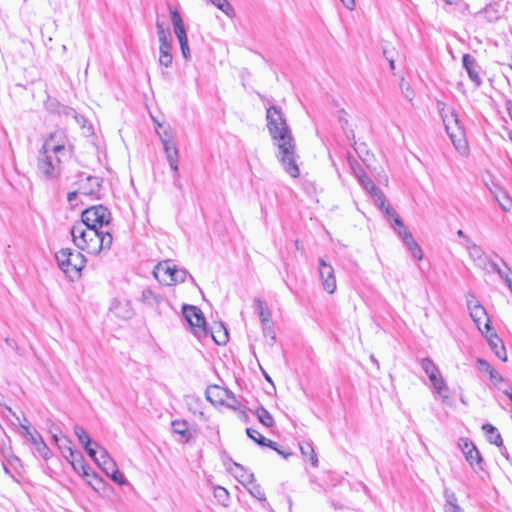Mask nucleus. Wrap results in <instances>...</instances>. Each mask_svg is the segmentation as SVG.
I'll return each mask as SVG.
<instances>
[{"label": "nucleus", "mask_w": 512, "mask_h": 512, "mask_svg": "<svg viewBox=\"0 0 512 512\" xmlns=\"http://www.w3.org/2000/svg\"><path fill=\"white\" fill-rule=\"evenodd\" d=\"M266 119L269 133L277 147V159L287 174L293 178L299 177L296 144L281 109L270 106L266 111Z\"/></svg>", "instance_id": "f257e3e1"}, {"label": "nucleus", "mask_w": 512, "mask_h": 512, "mask_svg": "<svg viewBox=\"0 0 512 512\" xmlns=\"http://www.w3.org/2000/svg\"><path fill=\"white\" fill-rule=\"evenodd\" d=\"M70 233L75 246L91 255L110 250L113 237L109 230L94 229L84 223L75 222Z\"/></svg>", "instance_id": "f03ea898"}, {"label": "nucleus", "mask_w": 512, "mask_h": 512, "mask_svg": "<svg viewBox=\"0 0 512 512\" xmlns=\"http://www.w3.org/2000/svg\"><path fill=\"white\" fill-rule=\"evenodd\" d=\"M66 157L41 148L37 156V173L45 180L58 178L61 174L62 161Z\"/></svg>", "instance_id": "7ed1b4c3"}, {"label": "nucleus", "mask_w": 512, "mask_h": 512, "mask_svg": "<svg viewBox=\"0 0 512 512\" xmlns=\"http://www.w3.org/2000/svg\"><path fill=\"white\" fill-rule=\"evenodd\" d=\"M443 123L455 149L462 155L467 156L469 152L465 132L460 125L457 114L451 110L442 115Z\"/></svg>", "instance_id": "20e7f679"}, {"label": "nucleus", "mask_w": 512, "mask_h": 512, "mask_svg": "<svg viewBox=\"0 0 512 512\" xmlns=\"http://www.w3.org/2000/svg\"><path fill=\"white\" fill-rule=\"evenodd\" d=\"M443 123L455 149L462 155L467 156L469 152L465 132L460 125L457 114L451 110L442 115Z\"/></svg>", "instance_id": "39448f33"}, {"label": "nucleus", "mask_w": 512, "mask_h": 512, "mask_svg": "<svg viewBox=\"0 0 512 512\" xmlns=\"http://www.w3.org/2000/svg\"><path fill=\"white\" fill-rule=\"evenodd\" d=\"M460 11L476 19H484L489 23H494L501 17L499 4L490 0L487 2L464 3Z\"/></svg>", "instance_id": "423d86ee"}, {"label": "nucleus", "mask_w": 512, "mask_h": 512, "mask_svg": "<svg viewBox=\"0 0 512 512\" xmlns=\"http://www.w3.org/2000/svg\"><path fill=\"white\" fill-rule=\"evenodd\" d=\"M154 277L163 285L172 286L186 280L188 272L169 260L159 262L153 270Z\"/></svg>", "instance_id": "0eeeda50"}, {"label": "nucleus", "mask_w": 512, "mask_h": 512, "mask_svg": "<svg viewBox=\"0 0 512 512\" xmlns=\"http://www.w3.org/2000/svg\"><path fill=\"white\" fill-rule=\"evenodd\" d=\"M110 221V211L103 205H97L85 209L81 214V220L78 222L94 229L108 230L107 227Z\"/></svg>", "instance_id": "6e6552de"}, {"label": "nucleus", "mask_w": 512, "mask_h": 512, "mask_svg": "<svg viewBox=\"0 0 512 512\" xmlns=\"http://www.w3.org/2000/svg\"><path fill=\"white\" fill-rule=\"evenodd\" d=\"M59 267L65 272H80L85 265V258L81 252H74L70 248L59 250L56 255Z\"/></svg>", "instance_id": "1a4fd4ad"}, {"label": "nucleus", "mask_w": 512, "mask_h": 512, "mask_svg": "<svg viewBox=\"0 0 512 512\" xmlns=\"http://www.w3.org/2000/svg\"><path fill=\"white\" fill-rule=\"evenodd\" d=\"M183 316L191 326L197 338L200 339L207 335L206 321L201 309L193 305H184Z\"/></svg>", "instance_id": "9d476101"}, {"label": "nucleus", "mask_w": 512, "mask_h": 512, "mask_svg": "<svg viewBox=\"0 0 512 512\" xmlns=\"http://www.w3.org/2000/svg\"><path fill=\"white\" fill-rule=\"evenodd\" d=\"M318 276L322 289L332 295L337 290V280L334 267L324 258L318 259Z\"/></svg>", "instance_id": "9b49d317"}, {"label": "nucleus", "mask_w": 512, "mask_h": 512, "mask_svg": "<svg viewBox=\"0 0 512 512\" xmlns=\"http://www.w3.org/2000/svg\"><path fill=\"white\" fill-rule=\"evenodd\" d=\"M458 446L465 456L466 461L475 472L484 470V460L479 450L468 438H461Z\"/></svg>", "instance_id": "f8f14e48"}, {"label": "nucleus", "mask_w": 512, "mask_h": 512, "mask_svg": "<svg viewBox=\"0 0 512 512\" xmlns=\"http://www.w3.org/2000/svg\"><path fill=\"white\" fill-rule=\"evenodd\" d=\"M67 138L63 131H55L51 133L42 145V148L49 152H54L60 155L69 156L70 151L67 148Z\"/></svg>", "instance_id": "ddd939ff"}, {"label": "nucleus", "mask_w": 512, "mask_h": 512, "mask_svg": "<svg viewBox=\"0 0 512 512\" xmlns=\"http://www.w3.org/2000/svg\"><path fill=\"white\" fill-rule=\"evenodd\" d=\"M467 306L469 309L470 317L477 325L478 329L483 332L481 325L484 323V328L489 331L490 325L487 318L485 308L475 299L474 296H470L467 299Z\"/></svg>", "instance_id": "4468645a"}, {"label": "nucleus", "mask_w": 512, "mask_h": 512, "mask_svg": "<svg viewBox=\"0 0 512 512\" xmlns=\"http://www.w3.org/2000/svg\"><path fill=\"white\" fill-rule=\"evenodd\" d=\"M161 143L163 145V149L166 154V158L169 163V166L172 169V171L174 172V178L178 179L179 178V168H178L177 146L167 133H165V136H161Z\"/></svg>", "instance_id": "2eb2a0df"}, {"label": "nucleus", "mask_w": 512, "mask_h": 512, "mask_svg": "<svg viewBox=\"0 0 512 512\" xmlns=\"http://www.w3.org/2000/svg\"><path fill=\"white\" fill-rule=\"evenodd\" d=\"M361 186L371 195V197L374 199L375 204L382 208L385 204V197L381 190L376 187L372 179L367 175H362L358 179Z\"/></svg>", "instance_id": "dca6fc26"}, {"label": "nucleus", "mask_w": 512, "mask_h": 512, "mask_svg": "<svg viewBox=\"0 0 512 512\" xmlns=\"http://www.w3.org/2000/svg\"><path fill=\"white\" fill-rule=\"evenodd\" d=\"M463 67L467 71L470 80L475 84L476 87L481 86L482 78L480 77V67L476 59L470 54H464L462 57Z\"/></svg>", "instance_id": "f3484780"}, {"label": "nucleus", "mask_w": 512, "mask_h": 512, "mask_svg": "<svg viewBox=\"0 0 512 512\" xmlns=\"http://www.w3.org/2000/svg\"><path fill=\"white\" fill-rule=\"evenodd\" d=\"M67 461L72 466L73 470L81 475L83 478L98 479L95 473H90V468L86 465L84 457L81 452H77L72 457L68 458Z\"/></svg>", "instance_id": "a211bd4d"}, {"label": "nucleus", "mask_w": 512, "mask_h": 512, "mask_svg": "<svg viewBox=\"0 0 512 512\" xmlns=\"http://www.w3.org/2000/svg\"><path fill=\"white\" fill-rule=\"evenodd\" d=\"M170 15H171V21L174 28V33L176 38L179 42H183L184 40H187V34L186 29L184 25V21L180 15V13L176 10L170 7Z\"/></svg>", "instance_id": "6ab92c4d"}, {"label": "nucleus", "mask_w": 512, "mask_h": 512, "mask_svg": "<svg viewBox=\"0 0 512 512\" xmlns=\"http://www.w3.org/2000/svg\"><path fill=\"white\" fill-rule=\"evenodd\" d=\"M488 344L494 354L502 361L507 360V352L504 347L503 341L496 335L491 334L487 337Z\"/></svg>", "instance_id": "aec40b11"}, {"label": "nucleus", "mask_w": 512, "mask_h": 512, "mask_svg": "<svg viewBox=\"0 0 512 512\" xmlns=\"http://www.w3.org/2000/svg\"><path fill=\"white\" fill-rule=\"evenodd\" d=\"M233 466L234 468L231 469V472L241 484H243L244 486H248V484H253L255 480L253 473L246 470L242 465L238 463H234Z\"/></svg>", "instance_id": "412c9836"}, {"label": "nucleus", "mask_w": 512, "mask_h": 512, "mask_svg": "<svg viewBox=\"0 0 512 512\" xmlns=\"http://www.w3.org/2000/svg\"><path fill=\"white\" fill-rule=\"evenodd\" d=\"M141 301L152 308H158L163 301V297L151 288H145L141 293Z\"/></svg>", "instance_id": "4be33fe9"}, {"label": "nucleus", "mask_w": 512, "mask_h": 512, "mask_svg": "<svg viewBox=\"0 0 512 512\" xmlns=\"http://www.w3.org/2000/svg\"><path fill=\"white\" fill-rule=\"evenodd\" d=\"M96 464L103 470V472L106 475L109 472H113V469L117 467L116 462L112 459V457L108 454V452L105 449L100 450Z\"/></svg>", "instance_id": "5701e85b"}, {"label": "nucleus", "mask_w": 512, "mask_h": 512, "mask_svg": "<svg viewBox=\"0 0 512 512\" xmlns=\"http://www.w3.org/2000/svg\"><path fill=\"white\" fill-rule=\"evenodd\" d=\"M246 433L247 436L254 442H256L258 445L263 447H269L273 450H277V444L274 441L265 438L259 431L253 428H247Z\"/></svg>", "instance_id": "b1692460"}, {"label": "nucleus", "mask_w": 512, "mask_h": 512, "mask_svg": "<svg viewBox=\"0 0 512 512\" xmlns=\"http://www.w3.org/2000/svg\"><path fill=\"white\" fill-rule=\"evenodd\" d=\"M254 308L260 318L261 324H267L269 322H272L271 311L269 310L266 303L262 299H254Z\"/></svg>", "instance_id": "393cba45"}, {"label": "nucleus", "mask_w": 512, "mask_h": 512, "mask_svg": "<svg viewBox=\"0 0 512 512\" xmlns=\"http://www.w3.org/2000/svg\"><path fill=\"white\" fill-rule=\"evenodd\" d=\"M482 430L485 432L486 438L491 444H494L498 447L503 446L502 437L496 427L489 423H486L482 426Z\"/></svg>", "instance_id": "a878e982"}, {"label": "nucleus", "mask_w": 512, "mask_h": 512, "mask_svg": "<svg viewBox=\"0 0 512 512\" xmlns=\"http://www.w3.org/2000/svg\"><path fill=\"white\" fill-rule=\"evenodd\" d=\"M444 498V512H463L462 508L458 505V500L454 492L449 489H445Z\"/></svg>", "instance_id": "bb28decb"}, {"label": "nucleus", "mask_w": 512, "mask_h": 512, "mask_svg": "<svg viewBox=\"0 0 512 512\" xmlns=\"http://www.w3.org/2000/svg\"><path fill=\"white\" fill-rule=\"evenodd\" d=\"M421 367L428 376L430 382L436 381L438 377L442 376L438 367L430 358H423L421 360Z\"/></svg>", "instance_id": "cd10ccee"}, {"label": "nucleus", "mask_w": 512, "mask_h": 512, "mask_svg": "<svg viewBox=\"0 0 512 512\" xmlns=\"http://www.w3.org/2000/svg\"><path fill=\"white\" fill-rule=\"evenodd\" d=\"M101 187L100 179L95 176H88L86 182L82 184L81 191L85 195H95Z\"/></svg>", "instance_id": "c85d7f7f"}, {"label": "nucleus", "mask_w": 512, "mask_h": 512, "mask_svg": "<svg viewBox=\"0 0 512 512\" xmlns=\"http://www.w3.org/2000/svg\"><path fill=\"white\" fill-rule=\"evenodd\" d=\"M434 393L443 401L446 402L449 399V388L444 378L438 377L436 381L431 382Z\"/></svg>", "instance_id": "c756f323"}, {"label": "nucleus", "mask_w": 512, "mask_h": 512, "mask_svg": "<svg viewBox=\"0 0 512 512\" xmlns=\"http://www.w3.org/2000/svg\"><path fill=\"white\" fill-rule=\"evenodd\" d=\"M299 448H300L301 454L310 460L311 465L313 467H318V458H317V455L315 453L312 443L308 442V441L300 442Z\"/></svg>", "instance_id": "7c9ffc66"}, {"label": "nucleus", "mask_w": 512, "mask_h": 512, "mask_svg": "<svg viewBox=\"0 0 512 512\" xmlns=\"http://www.w3.org/2000/svg\"><path fill=\"white\" fill-rule=\"evenodd\" d=\"M159 64L162 67L168 68L172 65V45H159Z\"/></svg>", "instance_id": "2f4dec72"}, {"label": "nucleus", "mask_w": 512, "mask_h": 512, "mask_svg": "<svg viewBox=\"0 0 512 512\" xmlns=\"http://www.w3.org/2000/svg\"><path fill=\"white\" fill-rule=\"evenodd\" d=\"M259 422L264 426L271 428L274 426L275 421L273 416L264 407H258L253 411Z\"/></svg>", "instance_id": "473e14b6"}, {"label": "nucleus", "mask_w": 512, "mask_h": 512, "mask_svg": "<svg viewBox=\"0 0 512 512\" xmlns=\"http://www.w3.org/2000/svg\"><path fill=\"white\" fill-rule=\"evenodd\" d=\"M465 247L469 253V256L473 259L474 262H483L484 252L480 246L472 242L470 239H467Z\"/></svg>", "instance_id": "72a5a7b5"}, {"label": "nucleus", "mask_w": 512, "mask_h": 512, "mask_svg": "<svg viewBox=\"0 0 512 512\" xmlns=\"http://www.w3.org/2000/svg\"><path fill=\"white\" fill-rule=\"evenodd\" d=\"M172 430L175 434L180 435L185 442L189 441L188 423L184 420H174L171 423Z\"/></svg>", "instance_id": "f704fd0d"}, {"label": "nucleus", "mask_w": 512, "mask_h": 512, "mask_svg": "<svg viewBox=\"0 0 512 512\" xmlns=\"http://www.w3.org/2000/svg\"><path fill=\"white\" fill-rule=\"evenodd\" d=\"M74 434L76 435L78 441L83 445L87 446L88 444H94L95 446H98V444L90 438V436L87 434L86 430L80 426L75 425L74 426Z\"/></svg>", "instance_id": "c9c22d12"}, {"label": "nucleus", "mask_w": 512, "mask_h": 512, "mask_svg": "<svg viewBox=\"0 0 512 512\" xmlns=\"http://www.w3.org/2000/svg\"><path fill=\"white\" fill-rule=\"evenodd\" d=\"M215 499L223 506H228L229 492L222 486H215L213 490Z\"/></svg>", "instance_id": "e433bc0d"}, {"label": "nucleus", "mask_w": 512, "mask_h": 512, "mask_svg": "<svg viewBox=\"0 0 512 512\" xmlns=\"http://www.w3.org/2000/svg\"><path fill=\"white\" fill-rule=\"evenodd\" d=\"M58 448L66 460L78 452L72 448L71 441L67 437H63V442L58 444Z\"/></svg>", "instance_id": "4c0bfd02"}, {"label": "nucleus", "mask_w": 512, "mask_h": 512, "mask_svg": "<svg viewBox=\"0 0 512 512\" xmlns=\"http://www.w3.org/2000/svg\"><path fill=\"white\" fill-rule=\"evenodd\" d=\"M392 227L396 231L398 236L402 239L403 242L406 239V235H412L407 230V228L404 226V223L399 216H395L394 223L392 224Z\"/></svg>", "instance_id": "58836bf2"}, {"label": "nucleus", "mask_w": 512, "mask_h": 512, "mask_svg": "<svg viewBox=\"0 0 512 512\" xmlns=\"http://www.w3.org/2000/svg\"><path fill=\"white\" fill-rule=\"evenodd\" d=\"M23 430V435L34 445L37 446V442L43 440L38 432H32L28 425H20Z\"/></svg>", "instance_id": "ea45409f"}, {"label": "nucleus", "mask_w": 512, "mask_h": 512, "mask_svg": "<svg viewBox=\"0 0 512 512\" xmlns=\"http://www.w3.org/2000/svg\"><path fill=\"white\" fill-rule=\"evenodd\" d=\"M262 332L266 339H269V344L273 345L276 341V334L274 331L273 322H269L267 324H261Z\"/></svg>", "instance_id": "a19ab883"}, {"label": "nucleus", "mask_w": 512, "mask_h": 512, "mask_svg": "<svg viewBox=\"0 0 512 512\" xmlns=\"http://www.w3.org/2000/svg\"><path fill=\"white\" fill-rule=\"evenodd\" d=\"M246 487L248 488L249 493L253 497L257 498L260 501L266 500L265 493L263 492L261 486L255 483V481L253 482V484H248V486Z\"/></svg>", "instance_id": "79ce46f5"}, {"label": "nucleus", "mask_w": 512, "mask_h": 512, "mask_svg": "<svg viewBox=\"0 0 512 512\" xmlns=\"http://www.w3.org/2000/svg\"><path fill=\"white\" fill-rule=\"evenodd\" d=\"M107 476L115 483H117L118 485H126L128 484V481L126 479V477L124 476V474H122L118 468L116 467L115 469H113V472H109L107 474Z\"/></svg>", "instance_id": "37998d69"}, {"label": "nucleus", "mask_w": 512, "mask_h": 512, "mask_svg": "<svg viewBox=\"0 0 512 512\" xmlns=\"http://www.w3.org/2000/svg\"><path fill=\"white\" fill-rule=\"evenodd\" d=\"M212 337L214 341L219 344H225L228 341V333L227 330L223 327H221L216 334L212 333Z\"/></svg>", "instance_id": "c03bdc74"}, {"label": "nucleus", "mask_w": 512, "mask_h": 512, "mask_svg": "<svg viewBox=\"0 0 512 512\" xmlns=\"http://www.w3.org/2000/svg\"><path fill=\"white\" fill-rule=\"evenodd\" d=\"M213 5H215L218 9L223 11L225 14H229V12L232 10L231 5L228 3L227 0H209Z\"/></svg>", "instance_id": "a18cd8bd"}, {"label": "nucleus", "mask_w": 512, "mask_h": 512, "mask_svg": "<svg viewBox=\"0 0 512 512\" xmlns=\"http://www.w3.org/2000/svg\"><path fill=\"white\" fill-rule=\"evenodd\" d=\"M37 446H35L37 452L44 458V459H49L50 457V449L48 448V446L45 444V442L43 440L41 441H38L37 442Z\"/></svg>", "instance_id": "49530a36"}, {"label": "nucleus", "mask_w": 512, "mask_h": 512, "mask_svg": "<svg viewBox=\"0 0 512 512\" xmlns=\"http://www.w3.org/2000/svg\"><path fill=\"white\" fill-rule=\"evenodd\" d=\"M350 166H351V169L353 171V174L355 175V177L357 179H359L360 177H362V175H365V171L364 169L362 168L361 164L358 163L356 160L350 162Z\"/></svg>", "instance_id": "de8ad7c7"}, {"label": "nucleus", "mask_w": 512, "mask_h": 512, "mask_svg": "<svg viewBox=\"0 0 512 512\" xmlns=\"http://www.w3.org/2000/svg\"><path fill=\"white\" fill-rule=\"evenodd\" d=\"M157 35H158V40H159L160 45H164V46L172 45V36H171L170 30L166 31L164 33H161V34H157Z\"/></svg>", "instance_id": "09e8293b"}, {"label": "nucleus", "mask_w": 512, "mask_h": 512, "mask_svg": "<svg viewBox=\"0 0 512 512\" xmlns=\"http://www.w3.org/2000/svg\"><path fill=\"white\" fill-rule=\"evenodd\" d=\"M477 364H478L480 370L485 372V373H489L491 370H493L491 365L486 360H484V359L478 358L477 359Z\"/></svg>", "instance_id": "8fccbe9b"}, {"label": "nucleus", "mask_w": 512, "mask_h": 512, "mask_svg": "<svg viewBox=\"0 0 512 512\" xmlns=\"http://www.w3.org/2000/svg\"><path fill=\"white\" fill-rule=\"evenodd\" d=\"M183 57L188 60L190 58V49L188 45V39L183 42H179Z\"/></svg>", "instance_id": "3c124183"}, {"label": "nucleus", "mask_w": 512, "mask_h": 512, "mask_svg": "<svg viewBox=\"0 0 512 512\" xmlns=\"http://www.w3.org/2000/svg\"><path fill=\"white\" fill-rule=\"evenodd\" d=\"M84 449L86 450L87 454L95 461V463L97 462V458L99 456H97V451L94 447H96L94 444H88L87 446H83Z\"/></svg>", "instance_id": "603ef678"}, {"label": "nucleus", "mask_w": 512, "mask_h": 512, "mask_svg": "<svg viewBox=\"0 0 512 512\" xmlns=\"http://www.w3.org/2000/svg\"><path fill=\"white\" fill-rule=\"evenodd\" d=\"M488 374H489L490 380L494 384H497L498 382H502L503 381L502 376L494 368Z\"/></svg>", "instance_id": "864d4df0"}, {"label": "nucleus", "mask_w": 512, "mask_h": 512, "mask_svg": "<svg viewBox=\"0 0 512 512\" xmlns=\"http://www.w3.org/2000/svg\"><path fill=\"white\" fill-rule=\"evenodd\" d=\"M404 244L406 245L408 250H412L418 243L415 241L412 235H406V239L404 240Z\"/></svg>", "instance_id": "5fc2aeb1"}, {"label": "nucleus", "mask_w": 512, "mask_h": 512, "mask_svg": "<svg viewBox=\"0 0 512 512\" xmlns=\"http://www.w3.org/2000/svg\"><path fill=\"white\" fill-rule=\"evenodd\" d=\"M382 211H384V213L389 217V218H392L394 220L395 216H398L396 214V212L394 211V209L390 206V205H386V203L384 204V206L382 208H380Z\"/></svg>", "instance_id": "6e6d98bb"}, {"label": "nucleus", "mask_w": 512, "mask_h": 512, "mask_svg": "<svg viewBox=\"0 0 512 512\" xmlns=\"http://www.w3.org/2000/svg\"><path fill=\"white\" fill-rule=\"evenodd\" d=\"M411 255L417 260L423 259V252L419 245L415 246L412 250H409Z\"/></svg>", "instance_id": "4d7b16f0"}, {"label": "nucleus", "mask_w": 512, "mask_h": 512, "mask_svg": "<svg viewBox=\"0 0 512 512\" xmlns=\"http://www.w3.org/2000/svg\"><path fill=\"white\" fill-rule=\"evenodd\" d=\"M411 255L417 260L423 259V252L419 245L415 246L412 250H409Z\"/></svg>", "instance_id": "13d9d810"}, {"label": "nucleus", "mask_w": 512, "mask_h": 512, "mask_svg": "<svg viewBox=\"0 0 512 512\" xmlns=\"http://www.w3.org/2000/svg\"><path fill=\"white\" fill-rule=\"evenodd\" d=\"M156 30H157V34H161L166 31H169L170 28L165 24V22L157 20L156 21Z\"/></svg>", "instance_id": "bf43d9fd"}, {"label": "nucleus", "mask_w": 512, "mask_h": 512, "mask_svg": "<svg viewBox=\"0 0 512 512\" xmlns=\"http://www.w3.org/2000/svg\"><path fill=\"white\" fill-rule=\"evenodd\" d=\"M494 269L497 271L498 275L506 282V276L508 277H511L512 278V273L510 271L508 272H504L503 270H501L498 265L494 264Z\"/></svg>", "instance_id": "052dcab7"}, {"label": "nucleus", "mask_w": 512, "mask_h": 512, "mask_svg": "<svg viewBox=\"0 0 512 512\" xmlns=\"http://www.w3.org/2000/svg\"><path fill=\"white\" fill-rule=\"evenodd\" d=\"M341 2L349 10H353L354 7H355V1L354 0H341Z\"/></svg>", "instance_id": "680f3d73"}, {"label": "nucleus", "mask_w": 512, "mask_h": 512, "mask_svg": "<svg viewBox=\"0 0 512 512\" xmlns=\"http://www.w3.org/2000/svg\"><path fill=\"white\" fill-rule=\"evenodd\" d=\"M75 120H76V122L79 125H81L82 127H85V124H84L85 123V119H84V117L79 116V115H75Z\"/></svg>", "instance_id": "e2e57ef3"}, {"label": "nucleus", "mask_w": 512, "mask_h": 512, "mask_svg": "<svg viewBox=\"0 0 512 512\" xmlns=\"http://www.w3.org/2000/svg\"><path fill=\"white\" fill-rule=\"evenodd\" d=\"M279 455H281L283 458L287 459L291 456V453L290 452H284L280 449L277 448V450H275Z\"/></svg>", "instance_id": "0e129e2a"}, {"label": "nucleus", "mask_w": 512, "mask_h": 512, "mask_svg": "<svg viewBox=\"0 0 512 512\" xmlns=\"http://www.w3.org/2000/svg\"><path fill=\"white\" fill-rule=\"evenodd\" d=\"M76 196H77V192H70L68 193V196H67V199L69 202H72L76 199Z\"/></svg>", "instance_id": "69168bd1"}, {"label": "nucleus", "mask_w": 512, "mask_h": 512, "mask_svg": "<svg viewBox=\"0 0 512 512\" xmlns=\"http://www.w3.org/2000/svg\"><path fill=\"white\" fill-rule=\"evenodd\" d=\"M54 442L56 443V445L58 446V444H60L61 442H63V438H60L58 435L54 434L52 436Z\"/></svg>", "instance_id": "338daca9"}, {"label": "nucleus", "mask_w": 512, "mask_h": 512, "mask_svg": "<svg viewBox=\"0 0 512 512\" xmlns=\"http://www.w3.org/2000/svg\"><path fill=\"white\" fill-rule=\"evenodd\" d=\"M506 285L508 286V288L510 289V291L512 293V278L511 277L506 276Z\"/></svg>", "instance_id": "774afa93"}]
</instances>
